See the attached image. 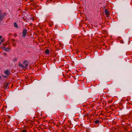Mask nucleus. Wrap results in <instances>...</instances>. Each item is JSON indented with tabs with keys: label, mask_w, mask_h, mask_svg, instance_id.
Here are the masks:
<instances>
[{
	"label": "nucleus",
	"mask_w": 132,
	"mask_h": 132,
	"mask_svg": "<svg viewBox=\"0 0 132 132\" xmlns=\"http://www.w3.org/2000/svg\"><path fill=\"white\" fill-rule=\"evenodd\" d=\"M4 56H6L7 54L6 53H4Z\"/></svg>",
	"instance_id": "2eb2a0df"
},
{
	"label": "nucleus",
	"mask_w": 132,
	"mask_h": 132,
	"mask_svg": "<svg viewBox=\"0 0 132 132\" xmlns=\"http://www.w3.org/2000/svg\"><path fill=\"white\" fill-rule=\"evenodd\" d=\"M21 132H27V131L26 130L24 129L21 131Z\"/></svg>",
	"instance_id": "f8f14e48"
},
{
	"label": "nucleus",
	"mask_w": 132,
	"mask_h": 132,
	"mask_svg": "<svg viewBox=\"0 0 132 132\" xmlns=\"http://www.w3.org/2000/svg\"><path fill=\"white\" fill-rule=\"evenodd\" d=\"M10 49V48L8 47H7L6 48H4V50L6 52H9V51Z\"/></svg>",
	"instance_id": "423d86ee"
},
{
	"label": "nucleus",
	"mask_w": 132,
	"mask_h": 132,
	"mask_svg": "<svg viewBox=\"0 0 132 132\" xmlns=\"http://www.w3.org/2000/svg\"><path fill=\"white\" fill-rule=\"evenodd\" d=\"M9 84V83L7 82L6 83L4 84L3 85V87L4 89H6L9 88L8 86Z\"/></svg>",
	"instance_id": "20e7f679"
},
{
	"label": "nucleus",
	"mask_w": 132,
	"mask_h": 132,
	"mask_svg": "<svg viewBox=\"0 0 132 132\" xmlns=\"http://www.w3.org/2000/svg\"><path fill=\"white\" fill-rule=\"evenodd\" d=\"M50 25L51 26H52L53 25V23L52 22H51L50 24Z\"/></svg>",
	"instance_id": "4468645a"
},
{
	"label": "nucleus",
	"mask_w": 132,
	"mask_h": 132,
	"mask_svg": "<svg viewBox=\"0 0 132 132\" xmlns=\"http://www.w3.org/2000/svg\"><path fill=\"white\" fill-rule=\"evenodd\" d=\"M2 37V36H0V39H1Z\"/></svg>",
	"instance_id": "dca6fc26"
},
{
	"label": "nucleus",
	"mask_w": 132,
	"mask_h": 132,
	"mask_svg": "<svg viewBox=\"0 0 132 132\" xmlns=\"http://www.w3.org/2000/svg\"><path fill=\"white\" fill-rule=\"evenodd\" d=\"M105 12L106 15L107 17H108L109 15V11L107 9H105Z\"/></svg>",
	"instance_id": "39448f33"
},
{
	"label": "nucleus",
	"mask_w": 132,
	"mask_h": 132,
	"mask_svg": "<svg viewBox=\"0 0 132 132\" xmlns=\"http://www.w3.org/2000/svg\"><path fill=\"white\" fill-rule=\"evenodd\" d=\"M27 30L26 29H25L23 30L22 32V36L23 37H25L27 35Z\"/></svg>",
	"instance_id": "7ed1b4c3"
},
{
	"label": "nucleus",
	"mask_w": 132,
	"mask_h": 132,
	"mask_svg": "<svg viewBox=\"0 0 132 132\" xmlns=\"http://www.w3.org/2000/svg\"><path fill=\"white\" fill-rule=\"evenodd\" d=\"M45 53L47 54H49L50 53L49 50L48 49L46 50L45 52Z\"/></svg>",
	"instance_id": "1a4fd4ad"
},
{
	"label": "nucleus",
	"mask_w": 132,
	"mask_h": 132,
	"mask_svg": "<svg viewBox=\"0 0 132 132\" xmlns=\"http://www.w3.org/2000/svg\"><path fill=\"white\" fill-rule=\"evenodd\" d=\"M28 64V62L27 61H24L23 63V65L24 66V68H27Z\"/></svg>",
	"instance_id": "f03ea898"
},
{
	"label": "nucleus",
	"mask_w": 132,
	"mask_h": 132,
	"mask_svg": "<svg viewBox=\"0 0 132 132\" xmlns=\"http://www.w3.org/2000/svg\"><path fill=\"white\" fill-rule=\"evenodd\" d=\"M18 65L22 68H24V66L23 64H21L20 62H19L18 64Z\"/></svg>",
	"instance_id": "0eeeda50"
},
{
	"label": "nucleus",
	"mask_w": 132,
	"mask_h": 132,
	"mask_svg": "<svg viewBox=\"0 0 132 132\" xmlns=\"http://www.w3.org/2000/svg\"><path fill=\"white\" fill-rule=\"evenodd\" d=\"M94 123L96 124H97L98 123H99L100 121L98 120H96L94 121Z\"/></svg>",
	"instance_id": "6e6552de"
},
{
	"label": "nucleus",
	"mask_w": 132,
	"mask_h": 132,
	"mask_svg": "<svg viewBox=\"0 0 132 132\" xmlns=\"http://www.w3.org/2000/svg\"><path fill=\"white\" fill-rule=\"evenodd\" d=\"M1 78H2L1 76V75H0V80H1Z\"/></svg>",
	"instance_id": "f3484780"
},
{
	"label": "nucleus",
	"mask_w": 132,
	"mask_h": 132,
	"mask_svg": "<svg viewBox=\"0 0 132 132\" xmlns=\"http://www.w3.org/2000/svg\"><path fill=\"white\" fill-rule=\"evenodd\" d=\"M14 26L16 27V28H18V25L16 23H14Z\"/></svg>",
	"instance_id": "9d476101"
},
{
	"label": "nucleus",
	"mask_w": 132,
	"mask_h": 132,
	"mask_svg": "<svg viewBox=\"0 0 132 132\" xmlns=\"http://www.w3.org/2000/svg\"><path fill=\"white\" fill-rule=\"evenodd\" d=\"M4 75H2V76L5 78H8L9 75L11 74L10 71L8 69L6 70L4 72Z\"/></svg>",
	"instance_id": "f257e3e1"
},
{
	"label": "nucleus",
	"mask_w": 132,
	"mask_h": 132,
	"mask_svg": "<svg viewBox=\"0 0 132 132\" xmlns=\"http://www.w3.org/2000/svg\"><path fill=\"white\" fill-rule=\"evenodd\" d=\"M1 44V42L0 41V45Z\"/></svg>",
	"instance_id": "a211bd4d"
},
{
	"label": "nucleus",
	"mask_w": 132,
	"mask_h": 132,
	"mask_svg": "<svg viewBox=\"0 0 132 132\" xmlns=\"http://www.w3.org/2000/svg\"><path fill=\"white\" fill-rule=\"evenodd\" d=\"M5 41V39L4 38H2L1 41V43H3Z\"/></svg>",
	"instance_id": "9b49d317"
},
{
	"label": "nucleus",
	"mask_w": 132,
	"mask_h": 132,
	"mask_svg": "<svg viewBox=\"0 0 132 132\" xmlns=\"http://www.w3.org/2000/svg\"><path fill=\"white\" fill-rule=\"evenodd\" d=\"M17 59H15L13 60V61L14 62H16L17 61Z\"/></svg>",
	"instance_id": "ddd939ff"
}]
</instances>
